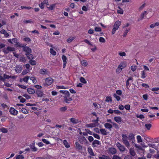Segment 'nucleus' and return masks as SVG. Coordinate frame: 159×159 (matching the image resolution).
Returning a JSON list of instances; mask_svg holds the SVG:
<instances>
[{
    "mask_svg": "<svg viewBox=\"0 0 159 159\" xmlns=\"http://www.w3.org/2000/svg\"><path fill=\"white\" fill-rule=\"evenodd\" d=\"M95 30L96 32H101L102 31V29L100 27H96L95 28Z\"/></svg>",
    "mask_w": 159,
    "mask_h": 159,
    "instance_id": "bf43d9fd",
    "label": "nucleus"
},
{
    "mask_svg": "<svg viewBox=\"0 0 159 159\" xmlns=\"http://www.w3.org/2000/svg\"><path fill=\"white\" fill-rule=\"evenodd\" d=\"M112 101L111 98L110 97L107 96L106 97L105 101L107 102H111Z\"/></svg>",
    "mask_w": 159,
    "mask_h": 159,
    "instance_id": "864d4df0",
    "label": "nucleus"
},
{
    "mask_svg": "<svg viewBox=\"0 0 159 159\" xmlns=\"http://www.w3.org/2000/svg\"><path fill=\"white\" fill-rule=\"evenodd\" d=\"M16 45L17 47L22 48H23L26 45V44L20 43L18 42L16 43Z\"/></svg>",
    "mask_w": 159,
    "mask_h": 159,
    "instance_id": "c85d7f7f",
    "label": "nucleus"
},
{
    "mask_svg": "<svg viewBox=\"0 0 159 159\" xmlns=\"http://www.w3.org/2000/svg\"><path fill=\"white\" fill-rule=\"evenodd\" d=\"M124 159H133L132 157L130 155H126L125 156Z\"/></svg>",
    "mask_w": 159,
    "mask_h": 159,
    "instance_id": "338daca9",
    "label": "nucleus"
},
{
    "mask_svg": "<svg viewBox=\"0 0 159 159\" xmlns=\"http://www.w3.org/2000/svg\"><path fill=\"white\" fill-rule=\"evenodd\" d=\"M79 139L80 143L82 144L86 143L87 142V140L83 136H80Z\"/></svg>",
    "mask_w": 159,
    "mask_h": 159,
    "instance_id": "1a4fd4ad",
    "label": "nucleus"
},
{
    "mask_svg": "<svg viewBox=\"0 0 159 159\" xmlns=\"http://www.w3.org/2000/svg\"><path fill=\"white\" fill-rule=\"evenodd\" d=\"M20 8L21 9H27L28 10L33 9V8L30 7H26V6H22L20 7Z\"/></svg>",
    "mask_w": 159,
    "mask_h": 159,
    "instance_id": "37998d69",
    "label": "nucleus"
},
{
    "mask_svg": "<svg viewBox=\"0 0 159 159\" xmlns=\"http://www.w3.org/2000/svg\"><path fill=\"white\" fill-rule=\"evenodd\" d=\"M9 112L11 114L14 116H16L18 113V111L12 107H11L10 108Z\"/></svg>",
    "mask_w": 159,
    "mask_h": 159,
    "instance_id": "0eeeda50",
    "label": "nucleus"
},
{
    "mask_svg": "<svg viewBox=\"0 0 159 159\" xmlns=\"http://www.w3.org/2000/svg\"><path fill=\"white\" fill-rule=\"evenodd\" d=\"M132 80V78L131 77H129L128 79L126 80V88L127 89H129L128 86L129 85V81Z\"/></svg>",
    "mask_w": 159,
    "mask_h": 159,
    "instance_id": "f704fd0d",
    "label": "nucleus"
},
{
    "mask_svg": "<svg viewBox=\"0 0 159 159\" xmlns=\"http://www.w3.org/2000/svg\"><path fill=\"white\" fill-rule=\"evenodd\" d=\"M18 86L20 88L23 89H26L27 88L24 85L18 84Z\"/></svg>",
    "mask_w": 159,
    "mask_h": 159,
    "instance_id": "680f3d73",
    "label": "nucleus"
},
{
    "mask_svg": "<svg viewBox=\"0 0 159 159\" xmlns=\"http://www.w3.org/2000/svg\"><path fill=\"white\" fill-rule=\"evenodd\" d=\"M30 80H32L33 83L36 84L37 82L36 79L34 77H31L30 78Z\"/></svg>",
    "mask_w": 159,
    "mask_h": 159,
    "instance_id": "3c124183",
    "label": "nucleus"
},
{
    "mask_svg": "<svg viewBox=\"0 0 159 159\" xmlns=\"http://www.w3.org/2000/svg\"><path fill=\"white\" fill-rule=\"evenodd\" d=\"M23 51L25 52V53H30L32 52L31 49L29 47L25 46L23 48Z\"/></svg>",
    "mask_w": 159,
    "mask_h": 159,
    "instance_id": "6e6552de",
    "label": "nucleus"
},
{
    "mask_svg": "<svg viewBox=\"0 0 159 159\" xmlns=\"http://www.w3.org/2000/svg\"><path fill=\"white\" fill-rule=\"evenodd\" d=\"M137 140L138 142L139 143H140L142 142V138L141 136L140 135H138L137 136Z\"/></svg>",
    "mask_w": 159,
    "mask_h": 159,
    "instance_id": "79ce46f5",
    "label": "nucleus"
},
{
    "mask_svg": "<svg viewBox=\"0 0 159 159\" xmlns=\"http://www.w3.org/2000/svg\"><path fill=\"white\" fill-rule=\"evenodd\" d=\"M25 55L26 56L27 58L29 59H33L34 58V56L31 53H25Z\"/></svg>",
    "mask_w": 159,
    "mask_h": 159,
    "instance_id": "412c9836",
    "label": "nucleus"
},
{
    "mask_svg": "<svg viewBox=\"0 0 159 159\" xmlns=\"http://www.w3.org/2000/svg\"><path fill=\"white\" fill-rule=\"evenodd\" d=\"M36 93L38 97H42L43 94V91L39 89L36 90Z\"/></svg>",
    "mask_w": 159,
    "mask_h": 159,
    "instance_id": "ddd939ff",
    "label": "nucleus"
},
{
    "mask_svg": "<svg viewBox=\"0 0 159 159\" xmlns=\"http://www.w3.org/2000/svg\"><path fill=\"white\" fill-rule=\"evenodd\" d=\"M23 40L26 42H30L31 41V39L29 37H26L24 38Z\"/></svg>",
    "mask_w": 159,
    "mask_h": 159,
    "instance_id": "13d9d810",
    "label": "nucleus"
},
{
    "mask_svg": "<svg viewBox=\"0 0 159 159\" xmlns=\"http://www.w3.org/2000/svg\"><path fill=\"white\" fill-rule=\"evenodd\" d=\"M53 81L54 80L51 77L47 78L45 79V84L49 86L53 82Z\"/></svg>",
    "mask_w": 159,
    "mask_h": 159,
    "instance_id": "423d86ee",
    "label": "nucleus"
},
{
    "mask_svg": "<svg viewBox=\"0 0 159 159\" xmlns=\"http://www.w3.org/2000/svg\"><path fill=\"white\" fill-rule=\"evenodd\" d=\"M151 126H152V125L150 124H146L145 125V127L148 130H149L150 129Z\"/></svg>",
    "mask_w": 159,
    "mask_h": 159,
    "instance_id": "c03bdc74",
    "label": "nucleus"
},
{
    "mask_svg": "<svg viewBox=\"0 0 159 159\" xmlns=\"http://www.w3.org/2000/svg\"><path fill=\"white\" fill-rule=\"evenodd\" d=\"M3 77L4 78V79H9V78H11L14 79L16 78L15 76H9L8 75H7L6 74H4L3 75Z\"/></svg>",
    "mask_w": 159,
    "mask_h": 159,
    "instance_id": "6ab92c4d",
    "label": "nucleus"
},
{
    "mask_svg": "<svg viewBox=\"0 0 159 159\" xmlns=\"http://www.w3.org/2000/svg\"><path fill=\"white\" fill-rule=\"evenodd\" d=\"M2 107L3 109L5 110L6 109H8V106L5 104L3 103L1 104Z\"/></svg>",
    "mask_w": 159,
    "mask_h": 159,
    "instance_id": "8fccbe9b",
    "label": "nucleus"
},
{
    "mask_svg": "<svg viewBox=\"0 0 159 159\" xmlns=\"http://www.w3.org/2000/svg\"><path fill=\"white\" fill-rule=\"evenodd\" d=\"M104 126L106 128L110 130H111V128L112 127V125L108 123H105L104 125Z\"/></svg>",
    "mask_w": 159,
    "mask_h": 159,
    "instance_id": "2eb2a0df",
    "label": "nucleus"
},
{
    "mask_svg": "<svg viewBox=\"0 0 159 159\" xmlns=\"http://www.w3.org/2000/svg\"><path fill=\"white\" fill-rule=\"evenodd\" d=\"M130 154L133 157H134L136 155V153L134 151V150L133 148H130L129 150Z\"/></svg>",
    "mask_w": 159,
    "mask_h": 159,
    "instance_id": "dca6fc26",
    "label": "nucleus"
},
{
    "mask_svg": "<svg viewBox=\"0 0 159 159\" xmlns=\"http://www.w3.org/2000/svg\"><path fill=\"white\" fill-rule=\"evenodd\" d=\"M151 90L153 92L157 91L159 90V87H155L152 88L151 89Z\"/></svg>",
    "mask_w": 159,
    "mask_h": 159,
    "instance_id": "e2e57ef3",
    "label": "nucleus"
},
{
    "mask_svg": "<svg viewBox=\"0 0 159 159\" xmlns=\"http://www.w3.org/2000/svg\"><path fill=\"white\" fill-rule=\"evenodd\" d=\"M85 131L87 132V134H89L90 135H93V133L92 131H90V130L88 129H85Z\"/></svg>",
    "mask_w": 159,
    "mask_h": 159,
    "instance_id": "0e129e2a",
    "label": "nucleus"
},
{
    "mask_svg": "<svg viewBox=\"0 0 159 159\" xmlns=\"http://www.w3.org/2000/svg\"><path fill=\"white\" fill-rule=\"evenodd\" d=\"M29 78V76H26L22 79L23 81L25 82L26 83H28V80Z\"/></svg>",
    "mask_w": 159,
    "mask_h": 159,
    "instance_id": "72a5a7b5",
    "label": "nucleus"
},
{
    "mask_svg": "<svg viewBox=\"0 0 159 159\" xmlns=\"http://www.w3.org/2000/svg\"><path fill=\"white\" fill-rule=\"evenodd\" d=\"M63 144L66 148H69L70 147V145L66 139H65L63 141Z\"/></svg>",
    "mask_w": 159,
    "mask_h": 159,
    "instance_id": "a878e982",
    "label": "nucleus"
},
{
    "mask_svg": "<svg viewBox=\"0 0 159 159\" xmlns=\"http://www.w3.org/2000/svg\"><path fill=\"white\" fill-rule=\"evenodd\" d=\"M118 8L120 9V10H118L117 11V13L120 14H123L124 12L123 10L120 9V8L119 6L118 7Z\"/></svg>",
    "mask_w": 159,
    "mask_h": 159,
    "instance_id": "49530a36",
    "label": "nucleus"
},
{
    "mask_svg": "<svg viewBox=\"0 0 159 159\" xmlns=\"http://www.w3.org/2000/svg\"><path fill=\"white\" fill-rule=\"evenodd\" d=\"M75 39V38L74 37H72L71 38H70L67 39V41L68 43H70L73 40Z\"/></svg>",
    "mask_w": 159,
    "mask_h": 159,
    "instance_id": "5fc2aeb1",
    "label": "nucleus"
},
{
    "mask_svg": "<svg viewBox=\"0 0 159 159\" xmlns=\"http://www.w3.org/2000/svg\"><path fill=\"white\" fill-rule=\"evenodd\" d=\"M7 50L9 51H11L13 52L15 51V49L14 48L11 47L10 46H8L7 47Z\"/></svg>",
    "mask_w": 159,
    "mask_h": 159,
    "instance_id": "ea45409f",
    "label": "nucleus"
},
{
    "mask_svg": "<svg viewBox=\"0 0 159 159\" xmlns=\"http://www.w3.org/2000/svg\"><path fill=\"white\" fill-rule=\"evenodd\" d=\"M121 136L123 142L127 147H129L130 146V144L128 140L132 141L134 140V135L133 133L129 134L128 137L126 134H122Z\"/></svg>",
    "mask_w": 159,
    "mask_h": 159,
    "instance_id": "f257e3e1",
    "label": "nucleus"
},
{
    "mask_svg": "<svg viewBox=\"0 0 159 159\" xmlns=\"http://www.w3.org/2000/svg\"><path fill=\"white\" fill-rule=\"evenodd\" d=\"M98 124L96 125V124L94 123H90L87 124L86 125L87 127L89 128H93L98 126Z\"/></svg>",
    "mask_w": 159,
    "mask_h": 159,
    "instance_id": "b1692460",
    "label": "nucleus"
},
{
    "mask_svg": "<svg viewBox=\"0 0 159 159\" xmlns=\"http://www.w3.org/2000/svg\"><path fill=\"white\" fill-rule=\"evenodd\" d=\"M121 21L119 20L116 21L111 31L112 34H114L115 33L116 31L118 29L121 25Z\"/></svg>",
    "mask_w": 159,
    "mask_h": 159,
    "instance_id": "20e7f679",
    "label": "nucleus"
},
{
    "mask_svg": "<svg viewBox=\"0 0 159 159\" xmlns=\"http://www.w3.org/2000/svg\"><path fill=\"white\" fill-rule=\"evenodd\" d=\"M100 131L101 133L104 135H107V132L105 129H100Z\"/></svg>",
    "mask_w": 159,
    "mask_h": 159,
    "instance_id": "393cba45",
    "label": "nucleus"
},
{
    "mask_svg": "<svg viewBox=\"0 0 159 159\" xmlns=\"http://www.w3.org/2000/svg\"><path fill=\"white\" fill-rule=\"evenodd\" d=\"M80 81L81 83L83 84H86L87 83V81L83 77H81L80 78Z\"/></svg>",
    "mask_w": 159,
    "mask_h": 159,
    "instance_id": "a19ab883",
    "label": "nucleus"
},
{
    "mask_svg": "<svg viewBox=\"0 0 159 159\" xmlns=\"http://www.w3.org/2000/svg\"><path fill=\"white\" fill-rule=\"evenodd\" d=\"M50 53L53 56H55L56 54V52L52 48L50 49Z\"/></svg>",
    "mask_w": 159,
    "mask_h": 159,
    "instance_id": "473e14b6",
    "label": "nucleus"
},
{
    "mask_svg": "<svg viewBox=\"0 0 159 159\" xmlns=\"http://www.w3.org/2000/svg\"><path fill=\"white\" fill-rule=\"evenodd\" d=\"M26 59L25 57L22 56L20 57L19 59V61L23 62H25L26 61Z\"/></svg>",
    "mask_w": 159,
    "mask_h": 159,
    "instance_id": "a18cd8bd",
    "label": "nucleus"
},
{
    "mask_svg": "<svg viewBox=\"0 0 159 159\" xmlns=\"http://www.w3.org/2000/svg\"><path fill=\"white\" fill-rule=\"evenodd\" d=\"M75 148L77 151L82 154L86 151L85 147H82L78 142L75 143Z\"/></svg>",
    "mask_w": 159,
    "mask_h": 159,
    "instance_id": "f03ea898",
    "label": "nucleus"
},
{
    "mask_svg": "<svg viewBox=\"0 0 159 159\" xmlns=\"http://www.w3.org/2000/svg\"><path fill=\"white\" fill-rule=\"evenodd\" d=\"M62 59L63 62V68H65L67 64V57L64 55H63L62 56Z\"/></svg>",
    "mask_w": 159,
    "mask_h": 159,
    "instance_id": "9b49d317",
    "label": "nucleus"
},
{
    "mask_svg": "<svg viewBox=\"0 0 159 159\" xmlns=\"http://www.w3.org/2000/svg\"><path fill=\"white\" fill-rule=\"evenodd\" d=\"M116 146L120 151L123 152L125 150V147L119 142L117 143Z\"/></svg>",
    "mask_w": 159,
    "mask_h": 159,
    "instance_id": "9d476101",
    "label": "nucleus"
},
{
    "mask_svg": "<svg viewBox=\"0 0 159 159\" xmlns=\"http://www.w3.org/2000/svg\"><path fill=\"white\" fill-rule=\"evenodd\" d=\"M42 141L44 143H45L47 144H49L50 143V142L45 139H43Z\"/></svg>",
    "mask_w": 159,
    "mask_h": 159,
    "instance_id": "4d7b16f0",
    "label": "nucleus"
},
{
    "mask_svg": "<svg viewBox=\"0 0 159 159\" xmlns=\"http://www.w3.org/2000/svg\"><path fill=\"white\" fill-rule=\"evenodd\" d=\"M81 65L84 66H86L88 65L87 61L84 60H82L81 61Z\"/></svg>",
    "mask_w": 159,
    "mask_h": 159,
    "instance_id": "c9c22d12",
    "label": "nucleus"
},
{
    "mask_svg": "<svg viewBox=\"0 0 159 159\" xmlns=\"http://www.w3.org/2000/svg\"><path fill=\"white\" fill-rule=\"evenodd\" d=\"M124 107L126 110H129L130 109V106L129 104H127L125 105Z\"/></svg>",
    "mask_w": 159,
    "mask_h": 159,
    "instance_id": "6e6d98bb",
    "label": "nucleus"
},
{
    "mask_svg": "<svg viewBox=\"0 0 159 159\" xmlns=\"http://www.w3.org/2000/svg\"><path fill=\"white\" fill-rule=\"evenodd\" d=\"M122 69L119 66H118L116 70V72L118 73H120L122 70Z\"/></svg>",
    "mask_w": 159,
    "mask_h": 159,
    "instance_id": "052dcab7",
    "label": "nucleus"
},
{
    "mask_svg": "<svg viewBox=\"0 0 159 159\" xmlns=\"http://www.w3.org/2000/svg\"><path fill=\"white\" fill-rule=\"evenodd\" d=\"M29 62L30 64L32 66L35 65L36 64V61L35 60H33L32 59H30L29 61Z\"/></svg>",
    "mask_w": 159,
    "mask_h": 159,
    "instance_id": "e433bc0d",
    "label": "nucleus"
},
{
    "mask_svg": "<svg viewBox=\"0 0 159 159\" xmlns=\"http://www.w3.org/2000/svg\"><path fill=\"white\" fill-rule=\"evenodd\" d=\"M0 130L3 133H7L8 130L6 128L2 127L0 129Z\"/></svg>",
    "mask_w": 159,
    "mask_h": 159,
    "instance_id": "58836bf2",
    "label": "nucleus"
},
{
    "mask_svg": "<svg viewBox=\"0 0 159 159\" xmlns=\"http://www.w3.org/2000/svg\"><path fill=\"white\" fill-rule=\"evenodd\" d=\"M100 144V142L97 140H95L92 143V145L93 146H96L95 144L99 145Z\"/></svg>",
    "mask_w": 159,
    "mask_h": 159,
    "instance_id": "bb28decb",
    "label": "nucleus"
},
{
    "mask_svg": "<svg viewBox=\"0 0 159 159\" xmlns=\"http://www.w3.org/2000/svg\"><path fill=\"white\" fill-rule=\"evenodd\" d=\"M109 152L112 154H114L116 153V150L114 148H111L109 149Z\"/></svg>",
    "mask_w": 159,
    "mask_h": 159,
    "instance_id": "a211bd4d",
    "label": "nucleus"
},
{
    "mask_svg": "<svg viewBox=\"0 0 159 159\" xmlns=\"http://www.w3.org/2000/svg\"><path fill=\"white\" fill-rule=\"evenodd\" d=\"M21 111L25 114H26L28 113V111L24 108H22L21 109Z\"/></svg>",
    "mask_w": 159,
    "mask_h": 159,
    "instance_id": "4c0bfd02",
    "label": "nucleus"
},
{
    "mask_svg": "<svg viewBox=\"0 0 159 159\" xmlns=\"http://www.w3.org/2000/svg\"><path fill=\"white\" fill-rule=\"evenodd\" d=\"M18 98L20 100V102L24 103L26 101V100L25 98H23L21 96H18Z\"/></svg>",
    "mask_w": 159,
    "mask_h": 159,
    "instance_id": "2f4dec72",
    "label": "nucleus"
},
{
    "mask_svg": "<svg viewBox=\"0 0 159 159\" xmlns=\"http://www.w3.org/2000/svg\"><path fill=\"white\" fill-rule=\"evenodd\" d=\"M22 70V67L20 65H18L16 66V68L15 69L16 72L18 73H20Z\"/></svg>",
    "mask_w": 159,
    "mask_h": 159,
    "instance_id": "f8f14e48",
    "label": "nucleus"
},
{
    "mask_svg": "<svg viewBox=\"0 0 159 159\" xmlns=\"http://www.w3.org/2000/svg\"><path fill=\"white\" fill-rule=\"evenodd\" d=\"M130 30V28L125 29L123 34V36L124 37H125L126 36Z\"/></svg>",
    "mask_w": 159,
    "mask_h": 159,
    "instance_id": "c756f323",
    "label": "nucleus"
},
{
    "mask_svg": "<svg viewBox=\"0 0 159 159\" xmlns=\"http://www.w3.org/2000/svg\"><path fill=\"white\" fill-rule=\"evenodd\" d=\"M114 120L117 123L121 122L122 120L120 116H116L114 118Z\"/></svg>",
    "mask_w": 159,
    "mask_h": 159,
    "instance_id": "5701e85b",
    "label": "nucleus"
},
{
    "mask_svg": "<svg viewBox=\"0 0 159 159\" xmlns=\"http://www.w3.org/2000/svg\"><path fill=\"white\" fill-rule=\"evenodd\" d=\"M24 157L22 155H19L16 156V159H24Z\"/></svg>",
    "mask_w": 159,
    "mask_h": 159,
    "instance_id": "09e8293b",
    "label": "nucleus"
},
{
    "mask_svg": "<svg viewBox=\"0 0 159 159\" xmlns=\"http://www.w3.org/2000/svg\"><path fill=\"white\" fill-rule=\"evenodd\" d=\"M146 73L145 71V70H143L141 72V78H142L144 79L146 78Z\"/></svg>",
    "mask_w": 159,
    "mask_h": 159,
    "instance_id": "cd10ccee",
    "label": "nucleus"
},
{
    "mask_svg": "<svg viewBox=\"0 0 159 159\" xmlns=\"http://www.w3.org/2000/svg\"><path fill=\"white\" fill-rule=\"evenodd\" d=\"M60 92L65 93L66 95V96L64 97V101L67 103H69V102L72 100V98H70L69 92L66 90H61L60 91Z\"/></svg>",
    "mask_w": 159,
    "mask_h": 159,
    "instance_id": "7ed1b4c3",
    "label": "nucleus"
},
{
    "mask_svg": "<svg viewBox=\"0 0 159 159\" xmlns=\"http://www.w3.org/2000/svg\"><path fill=\"white\" fill-rule=\"evenodd\" d=\"M39 73L42 75H49L50 72L47 69L44 68H42L39 70Z\"/></svg>",
    "mask_w": 159,
    "mask_h": 159,
    "instance_id": "39448f33",
    "label": "nucleus"
},
{
    "mask_svg": "<svg viewBox=\"0 0 159 159\" xmlns=\"http://www.w3.org/2000/svg\"><path fill=\"white\" fill-rule=\"evenodd\" d=\"M56 4H53L50 5L49 7H47V8L50 10H52L55 8L56 6Z\"/></svg>",
    "mask_w": 159,
    "mask_h": 159,
    "instance_id": "7c9ffc66",
    "label": "nucleus"
},
{
    "mask_svg": "<svg viewBox=\"0 0 159 159\" xmlns=\"http://www.w3.org/2000/svg\"><path fill=\"white\" fill-rule=\"evenodd\" d=\"M27 90L28 93L30 94H33L35 92L34 89L31 88H28Z\"/></svg>",
    "mask_w": 159,
    "mask_h": 159,
    "instance_id": "f3484780",
    "label": "nucleus"
},
{
    "mask_svg": "<svg viewBox=\"0 0 159 159\" xmlns=\"http://www.w3.org/2000/svg\"><path fill=\"white\" fill-rule=\"evenodd\" d=\"M70 121L72 123H73L75 124H77L78 123L79 121L77 119L75 118H71L70 119Z\"/></svg>",
    "mask_w": 159,
    "mask_h": 159,
    "instance_id": "4be33fe9",
    "label": "nucleus"
},
{
    "mask_svg": "<svg viewBox=\"0 0 159 159\" xmlns=\"http://www.w3.org/2000/svg\"><path fill=\"white\" fill-rule=\"evenodd\" d=\"M112 159H121L120 157L114 155L112 157Z\"/></svg>",
    "mask_w": 159,
    "mask_h": 159,
    "instance_id": "774afa93",
    "label": "nucleus"
},
{
    "mask_svg": "<svg viewBox=\"0 0 159 159\" xmlns=\"http://www.w3.org/2000/svg\"><path fill=\"white\" fill-rule=\"evenodd\" d=\"M147 11H145L142 13L140 17L138 19V20L139 21L140 20H143L144 18V15L147 14Z\"/></svg>",
    "mask_w": 159,
    "mask_h": 159,
    "instance_id": "4468645a",
    "label": "nucleus"
},
{
    "mask_svg": "<svg viewBox=\"0 0 159 159\" xmlns=\"http://www.w3.org/2000/svg\"><path fill=\"white\" fill-rule=\"evenodd\" d=\"M113 96L116 99L117 101H119L120 100V97L117 95L116 94L114 93L113 94Z\"/></svg>",
    "mask_w": 159,
    "mask_h": 159,
    "instance_id": "de8ad7c7",
    "label": "nucleus"
},
{
    "mask_svg": "<svg viewBox=\"0 0 159 159\" xmlns=\"http://www.w3.org/2000/svg\"><path fill=\"white\" fill-rule=\"evenodd\" d=\"M99 41L101 43H104L105 41L104 38L102 37H101L99 38Z\"/></svg>",
    "mask_w": 159,
    "mask_h": 159,
    "instance_id": "69168bd1",
    "label": "nucleus"
},
{
    "mask_svg": "<svg viewBox=\"0 0 159 159\" xmlns=\"http://www.w3.org/2000/svg\"><path fill=\"white\" fill-rule=\"evenodd\" d=\"M92 135H93V137L95 138H96V139H100V136L98 134H96L93 133V134Z\"/></svg>",
    "mask_w": 159,
    "mask_h": 159,
    "instance_id": "603ef678",
    "label": "nucleus"
},
{
    "mask_svg": "<svg viewBox=\"0 0 159 159\" xmlns=\"http://www.w3.org/2000/svg\"><path fill=\"white\" fill-rule=\"evenodd\" d=\"M88 151L89 153L91 156H95L92 149L91 148H89L88 149Z\"/></svg>",
    "mask_w": 159,
    "mask_h": 159,
    "instance_id": "aec40b11",
    "label": "nucleus"
}]
</instances>
